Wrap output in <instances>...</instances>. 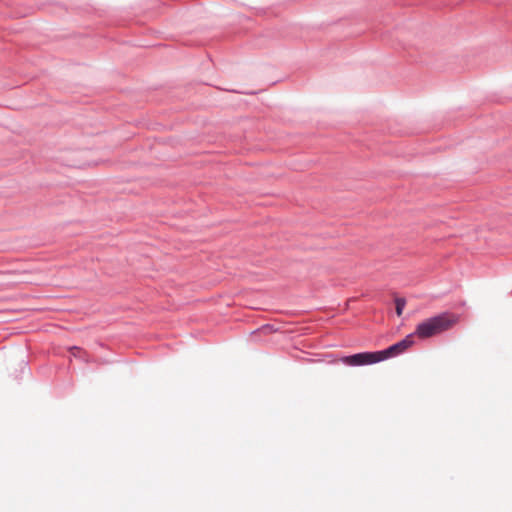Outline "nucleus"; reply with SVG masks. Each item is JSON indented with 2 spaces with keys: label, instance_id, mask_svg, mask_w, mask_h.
<instances>
[{
  "label": "nucleus",
  "instance_id": "nucleus-2",
  "mask_svg": "<svg viewBox=\"0 0 512 512\" xmlns=\"http://www.w3.org/2000/svg\"><path fill=\"white\" fill-rule=\"evenodd\" d=\"M457 322L458 316L451 313H442L419 323L413 334L421 339L430 338L450 329Z\"/></svg>",
  "mask_w": 512,
  "mask_h": 512
},
{
  "label": "nucleus",
  "instance_id": "nucleus-3",
  "mask_svg": "<svg viewBox=\"0 0 512 512\" xmlns=\"http://www.w3.org/2000/svg\"><path fill=\"white\" fill-rule=\"evenodd\" d=\"M395 304H396V313L398 316H401L406 302L403 298H397L395 301Z\"/></svg>",
  "mask_w": 512,
  "mask_h": 512
},
{
  "label": "nucleus",
  "instance_id": "nucleus-1",
  "mask_svg": "<svg viewBox=\"0 0 512 512\" xmlns=\"http://www.w3.org/2000/svg\"><path fill=\"white\" fill-rule=\"evenodd\" d=\"M414 343V334L406 336L403 340L390 346L389 348L377 352H362L350 356H345L341 362L349 366H363L383 361L389 357H393L403 353Z\"/></svg>",
  "mask_w": 512,
  "mask_h": 512
}]
</instances>
